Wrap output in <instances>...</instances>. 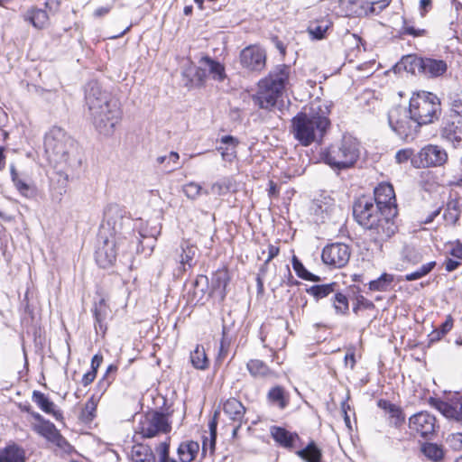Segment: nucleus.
I'll use <instances>...</instances> for the list:
<instances>
[{
  "label": "nucleus",
  "instance_id": "obj_10",
  "mask_svg": "<svg viewBox=\"0 0 462 462\" xmlns=\"http://www.w3.org/2000/svg\"><path fill=\"white\" fill-rule=\"evenodd\" d=\"M388 123L391 129L406 142L414 140L420 127L414 116L401 106H393L389 110Z\"/></svg>",
  "mask_w": 462,
  "mask_h": 462
},
{
  "label": "nucleus",
  "instance_id": "obj_18",
  "mask_svg": "<svg viewBox=\"0 0 462 462\" xmlns=\"http://www.w3.org/2000/svg\"><path fill=\"white\" fill-rule=\"evenodd\" d=\"M221 406L225 416L234 426L233 435H236L243 424L247 423L246 408L239 399L235 397L226 399L221 402Z\"/></svg>",
  "mask_w": 462,
  "mask_h": 462
},
{
  "label": "nucleus",
  "instance_id": "obj_44",
  "mask_svg": "<svg viewBox=\"0 0 462 462\" xmlns=\"http://www.w3.org/2000/svg\"><path fill=\"white\" fill-rule=\"evenodd\" d=\"M201 62H204L208 66L209 73L211 74L212 78L218 81L222 82L226 79V74L225 66L220 63L217 60H213L209 56H205L201 59Z\"/></svg>",
  "mask_w": 462,
  "mask_h": 462
},
{
  "label": "nucleus",
  "instance_id": "obj_35",
  "mask_svg": "<svg viewBox=\"0 0 462 462\" xmlns=\"http://www.w3.org/2000/svg\"><path fill=\"white\" fill-rule=\"evenodd\" d=\"M129 457L132 462H156L151 447L142 443H136L132 447Z\"/></svg>",
  "mask_w": 462,
  "mask_h": 462
},
{
  "label": "nucleus",
  "instance_id": "obj_58",
  "mask_svg": "<svg viewBox=\"0 0 462 462\" xmlns=\"http://www.w3.org/2000/svg\"><path fill=\"white\" fill-rule=\"evenodd\" d=\"M346 352L344 357V365L346 367L353 370L356 365V346H349L346 348Z\"/></svg>",
  "mask_w": 462,
  "mask_h": 462
},
{
  "label": "nucleus",
  "instance_id": "obj_5",
  "mask_svg": "<svg viewBox=\"0 0 462 462\" xmlns=\"http://www.w3.org/2000/svg\"><path fill=\"white\" fill-rule=\"evenodd\" d=\"M44 148L48 160L54 166H70L79 161L76 142L60 127L53 126L45 135Z\"/></svg>",
  "mask_w": 462,
  "mask_h": 462
},
{
  "label": "nucleus",
  "instance_id": "obj_26",
  "mask_svg": "<svg viewBox=\"0 0 462 462\" xmlns=\"http://www.w3.org/2000/svg\"><path fill=\"white\" fill-rule=\"evenodd\" d=\"M441 136L455 148H462V120H448L441 128Z\"/></svg>",
  "mask_w": 462,
  "mask_h": 462
},
{
  "label": "nucleus",
  "instance_id": "obj_13",
  "mask_svg": "<svg viewBox=\"0 0 462 462\" xmlns=\"http://www.w3.org/2000/svg\"><path fill=\"white\" fill-rule=\"evenodd\" d=\"M411 433L424 439H433L439 428L436 417L427 411H420L409 418Z\"/></svg>",
  "mask_w": 462,
  "mask_h": 462
},
{
  "label": "nucleus",
  "instance_id": "obj_50",
  "mask_svg": "<svg viewBox=\"0 0 462 462\" xmlns=\"http://www.w3.org/2000/svg\"><path fill=\"white\" fill-rule=\"evenodd\" d=\"M420 449L423 455L433 462H439L444 457L443 448L436 443L426 442L422 444Z\"/></svg>",
  "mask_w": 462,
  "mask_h": 462
},
{
  "label": "nucleus",
  "instance_id": "obj_2",
  "mask_svg": "<svg viewBox=\"0 0 462 462\" xmlns=\"http://www.w3.org/2000/svg\"><path fill=\"white\" fill-rule=\"evenodd\" d=\"M295 70L290 64H277L257 82L256 92L252 96L254 104L260 109L272 111L293 87Z\"/></svg>",
  "mask_w": 462,
  "mask_h": 462
},
{
  "label": "nucleus",
  "instance_id": "obj_54",
  "mask_svg": "<svg viewBox=\"0 0 462 462\" xmlns=\"http://www.w3.org/2000/svg\"><path fill=\"white\" fill-rule=\"evenodd\" d=\"M232 186V180L230 179H225L223 180L215 182L211 186V191L217 196H222L226 194L231 189Z\"/></svg>",
  "mask_w": 462,
  "mask_h": 462
},
{
  "label": "nucleus",
  "instance_id": "obj_33",
  "mask_svg": "<svg viewBox=\"0 0 462 462\" xmlns=\"http://www.w3.org/2000/svg\"><path fill=\"white\" fill-rule=\"evenodd\" d=\"M461 216V208L457 199H449L443 206V220L446 226H455Z\"/></svg>",
  "mask_w": 462,
  "mask_h": 462
},
{
  "label": "nucleus",
  "instance_id": "obj_51",
  "mask_svg": "<svg viewBox=\"0 0 462 462\" xmlns=\"http://www.w3.org/2000/svg\"><path fill=\"white\" fill-rule=\"evenodd\" d=\"M291 263L299 278L309 282H319L320 280L319 276L309 272L296 255L292 256Z\"/></svg>",
  "mask_w": 462,
  "mask_h": 462
},
{
  "label": "nucleus",
  "instance_id": "obj_16",
  "mask_svg": "<svg viewBox=\"0 0 462 462\" xmlns=\"http://www.w3.org/2000/svg\"><path fill=\"white\" fill-rule=\"evenodd\" d=\"M350 255L351 249L346 244L332 243L323 248L321 259L331 268H342L349 262Z\"/></svg>",
  "mask_w": 462,
  "mask_h": 462
},
{
  "label": "nucleus",
  "instance_id": "obj_38",
  "mask_svg": "<svg viewBox=\"0 0 462 462\" xmlns=\"http://www.w3.org/2000/svg\"><path fill=\"white\" fill-rule=\"evenodd\" d=\"M448 106L451 117L462 120V89H455L448 93Z\"/></svg>",
  "mask_w": 462,
  "mask_h": 462
},
{
  "label": "nucleus",
  "instance_id": "obj_15",
  "mask_svg": "<svg viewBox=\"0 0 462 462\" xmlns=\"http://www.w3.org/2000/svg\"><path fill=\"white\" fill-rule=\"evenodd\" d=\"M126 243L118 242L116 239L105 236L102 244L97 247L95 253V261L97 264L103 269L110 268L115 265L117 258V249L121 248L122 254H125Z\"/></svg>",
  "mask_w": 462,
  "mask_h": 462
},
{
  "label": "nucleus",
  "instance_id": "obj_59",
  "mask_svg": "<svg viewBox=\"0 0 462 462\" xmlns=\"http://www.w3.org/2000/svg\"><path fill=\"white\" fill-rule=\"evenodd\" d=\"M391 2L392 0H377L372 2L366 1V5L373 7V12H369V15L380 14L391 4Z\"/></svg>",
  "mask_w": 462,
  "mask_h": 462
},
{
  "label": "nucleus",
  "instance_id": "obj_21",
  "mask_svg": "<svg viewBox=\"0 0 462 462\" xmlns=\"http://www.w3.org/2000/svg\"><path fill=\"white\" fill-rule=\"evenodd\" d=\"M333 25L328 14L319 15L309 22L307 32L311 40H324L333 30Z\"/></svg>",
  "mask_w": 462,
  "mask_h": 462
},
{
  "label": "nucleus",
  "instance_id": "obj_23",
  "mask_svg": "<svg viewBox=\"0 0 462 462\" xmlns=\"http://www.w3.org/2000/svg\"><path fill=\"white\" fill-rule=\"evenodd\" d=\"M377 407L383 410L387 415V420L391 426L396 429L402 427L406 420L405 413L400 405L393 403L386 399H379Z\"/></svg>",
  "mask_w": 462,
  "mask_h": 462
},
{
  "label": "nucleus",
  "instance_id": "obj_19",
  "mask_svg": "<svg viewBox=\"0 0 462 462\" xmlns=\"http://www.w3.org/2000/svg\"><path fill=\"white\" fill-rule=\"evenodd\" d=\"M270 435L277 446L289 451H294L300 442V437L295 431H290L282 426L273 425L270 428Z\"/></svg>",
  "mask_w": 462,
  "mask_h": 462
},
{
  "label": "nucleus",
  "instance_id": "obj_45",
  "mask_svg": "<svg viewBox=\"0 0 462 462\" xmlns=\"http://www.w3.org/2000/svg\"><path fill=\"white\" fill-rule=\"evenodd\" d=\"M331 304L337 315L346 316L349 314V300L342 291H337L331 298Z\"/></svg>",
  "mask_w": 462,
  "mask_h": 462
},
{
  "label": "nucleus",
  "instance_id": "obj_60",
  "mask_svg": "<svg viewBox=\"0 0 462 462\" xmlns=\"http://www.w3.org/2000/svg\"><path fill=\"white\" fill-rule=\"evenodd\" d=\"M208 79V73L205 69L202 68H197L194 73V79H192V82H195V86L197 87H203L207 81Z\"/></svg>",
  "mask_w": 462,
  "mask_h": 462
},
{
  "label": "nucleus",
  "instance_id": "obj_29",
  "mask_svg": "<svg viewBox=\"0 0 462 462\" xmlns=\"http://www.w3.org/2000/svg\"><path fill=\"white\" fill-rule=\"evenodd\" d=\"M219 146L217 150L220 152L224 161L232 162L237 155L236 148L239 144V140L232 135H225L219 140Z\"/></svg>",
  "mask_w": 462,
  "mask_h": 462
},
{
  "label": "nucleus",
  "instance_id": "obj_41",
  "mask_svg": "<svg viewBox=\"0 0 462 462\" xmlns=\"http://www.w3.org/2000/svg\"><path fill=\"white\" fill-rule=\"evenodd\" d=\"M191 365L198 370H206L209 367V359L201 345H197L189 355Z\"/></svg>",
  "mask_w": 462,
  "mask_h": 462
},
{
  "label": "nucleus",
  "instance_id": "obj_48",
  "mask_svg": "<svg viewBox=\"0 0 462 462\" xmlns=\"http://www.w3.org/2000/svg\"><path fill=\"white\" fill-rule=\"evenodd\" d=\"M454 327V318L451 314L446 316L445 321L439 328L433 329L429 335L430 342H438L441 340Z\"/></svg>",
  "mask_w": 462,
  "mask_h": 462
},
{
  "label": "nucleus",
  "instance_id": "obj_9",
  "mask_svg": "<svg viewBox=\"0 0 462 462\" xmlns=\"http://www.w3.org/2000/svg\"><path fill=\"white\" fill-rule=\"evenodd\" d=\"M324 162L334 170H346L353 167L359 158L357 144L352 140H342L329 145L321 154Z\"/></svg>",
  "mask_w": 462,
  "mask_h": 462
},
{
  "label": "nucleus",
  "instance_id": "obj_62",
  "mask_svg": "<svg viewBox=\"0 0 462 462\" xmlns=\"http://www.w3.org/2000/svg\"><path fill=\"white\" fill-rule=\"evenodd\" d=\"M449 442L453 448L461 450L462 449V433L457 432L451 434L449 437Z\"/></svg>",
  "mask_w": 462,
  "mask_h": 462
},
{
  "label": "nucleus",
  "instance_id": "obj_31",
  "mask_svg": "<svg viewBox=\"0 0 462 462\" xmlns=\"http://www.w3.org/2000/svg\"><path fill=\"white\" fill-rule=\"evenodd\" d=\"M23 19L39 30L44 29L49 24L50 21L47 11L36 6L29 8L24 14Z\"/></svg>",
  "mask_w": 462,
  "mask_h": 462
},
{
  "label": "nucleus",
  "instance_id": "obj_6",
  "mask_svg": "<svg viewBox=\"0 0 462 462\" xmlns=\"http://www.w3.org/2000/svg\"><path fill=\"white\" fill-rule=\"evenodd\" d=\"M131 218L126 210L118 205H110L104 213L101 226L102 232H106L109 238L118 242L126 243L125 251H129L136 238L134 231H125L129 228Z\"/></svg>",
  "mask_w": 462,
  "mask_h": 462
},
{
  "label": "nucleus",
  "instance_id": "obj_64",
  "mask_svg": "<svg viewBox=\"0 0 462 462\" xmlns=\"http://www.w3.org/2000/svg\"><path fill=\"white\" fill-rule=\"evenodd\" d=\"M461 265V262L458 259L447 258L444 262L445 270L451 273L457 270Z\"/></svg>",
  "mask_w": 462,
  "mask_h": 462
},
{
  "label": "nucleus",
  "instance_id": "obj_22",
  "mask_svg": "<svg viewBox=\"0 0 462 462\" xmlns=\"http://www.w3.org/2000/svg\"><path fill=\"white\" fill-rule=\"evenodd\" d=\"M338 9L346 17H361L369 15L373 7L366 5V0H339Z\"/></svg>",
  "mask_w": 462,
  "mask_h": 462
},
{
  "label": "nucleus",
  "instance_id": "obj_34",
  "mask_svg": "<svg viewBox=\"0 0 462 462\" xmlns=\"http://www.w3.org/2000/svg\"><path fill=\"white\" fill-rule=\"evenodd\" d=\"M267 402L279 409H285L290 403V394L282 385H274L266 394Z\"/></svg>",
  "mask_w": 462,
  "mask_h": 462
},
{
  "label": "nucleus",
  "instance_id": "obj_42",
  "mask_svg": "<svg viewBox=\"0 0 462 462\" xmlns=\"http://www.w3.org/2000/svg\"><path fill=\"white\" fill-rule=\"evenodd\" d=\"M217 416L218 412L216 411L213 418L208 422L209 439L204 437L202 440V452L205 454L209 448L210 453L215 451L217 440Z\"/></svg>",
  "mask_w": 462,
  "mask_h": 462
},
{
  "label": "nucleus",
  "instance_id": "obj_61",
  "mask_svg": "<svg viewBox=\"0 0 462 462\" xmlns=\"http://www.w3.org/2000/svg\"><path fill=\"white\" fill-rule=\"evenodd\" d=\"M413 150L411 148H405L399 150L395 154V160L398 163H404L409 160H412Z\"/></svg>",
  "mask_w": 462,
  "mask_h": 462
},
{
  "label": "nucleus",
  "instance_id": "obj_56",
  "mask_svg": "<svg viewBox=\"0 0 462 462\" xmlns=\"http://www.w3.org/2000/svg\"><path fill=\"white\" fill-rule=\"evenodd\" d=\"M184 194L190 199H197L201 192V186L194 181L189 182L183 186Z\"/></svg>",
  "mask_w": 462,
  "mask_h": 462
},
{
  "label": "nucleus",
  "instance_id": "obj_7",
  "mask_svg": "<svg viewBox=\"0 0 462 462\" xmlns=\"http://www.w3.org/2000/svg\"><path fill=\"white\" fill-rule=\"evenodd\" d=\"M409 112L420 125L431 124L440 116V99L431 92H415L410 98Z\"/></svg>",
  "mask_w": 462,
  "mask_h": 462
},
{
  "label": "nucleus",
  "instance_id": "obj_11",
  "mask_svg": "<svg viewBox=\"0 0 462 462\" xmlns=\"http://www.w3.org/2000/svg\"><path fill=\"white\" fill-rule=\"evenodd\" d=\"M171 429V421L167 414L159 411H150L141 417L135 433L143 439H152L161 434L170 433Z\"/></svg>",
  "mask_w": 462,
  "mask_h": 462
},
{
  "label": "nucleus",
  "instance_id": "obj_57",
  "mask_svg": "<svg viewBox=\"0 0 462 462\" xmlns=\"http://www.w3.org/2000/svg\"><path fill=\"white\" fill-rule=\"evenodd\" d=\"M448 254L456 259L462 260V242L459 239L447 243Z\"/></svg>",
  "mask_w": 462,
  "mask_h": 462
},
{
  "label": "nucleus",
  "instance_id": "obj_47",
  "mask_svg": "<svg viewBox=\"0 0 462 462\" xmlns=\"http://www.w3.org/2000/svg\"><path fill=\"white\" fill-rule=\"evenodd\" d=\"M117 371L118 365L116 364H110L106 367L105 374L102 375V377L98 380L97 383L98 391H100L102 393L106 392V390L116 380Z\"/></svg>",
  "mask_w": 462,
  "mask_h": 462
},
{
  "label": "nucleus",
  "instance_id": "obj_1",
  "mask_svg": "<svg viewBox=\"0 0 462 462\" xmlns=\"http://www.w3.org/2000/svg\"><path fill=\"white\" fill-rule=\"evenodd\" d=\"M353 217L365 229L368 241L379 250L398 231L397 217L374 205L373 199L365 195L354 201Z\"/></svg>",
  "mask_w": 462,
  "mask_h": 462
},
{
  "label": "nucleus",
  "instance_id": "obj_20",
  "mask_svg": "<svg viewBox=\"0 0 462 462\" xmlns=\"http://www.w3.org/2000/svg\"><path fill=\"white\" fill-rule=\"evenodd\" d=\"M415 64L419 71L428 78L441 77L448 70V64L444 60L420 57L415 59Z\"/></svg>",
  "mask_w": 462,
  "mask_h": 462
},
{
  "label": "nucleus",
  "instance_id": "obj_28",
  "mask_svg": "<svg viewBox=\"0 0 462 462\" xmlns=\"http://www.w3.org/2000/svg\"><path fill=\"white\" fill-rule=\"evenodd\" d=\"M246 369L254 378H278L279 374L273 370L265 362L261 359H250L246 363Z\"/></svg>",
  "mask_w": 462,
  "mask_h": 462
},
{
  "label": "nucleus",
  "instance_id": "obj_24",
  "mask_svg": "<svg viewBox=\"0 0 462 462\" xmlns=\"http://www.w3.org/2000/svg\"><path fill=\"white\" fill-rule=\"evenodd\" d=\"M91 311L95 319L94 328L96 333L104 338L108 328L106 319L110 311L109 306L105 299H100L97 302L94 303Z\"/></svg>",
  "mask_w": 462,
  "mask_h": 462
},
{
  "label": "nucleus",
  "instance_id": "obj_32",
  "mask_svg": "<svg viewBox=\"0 0 462 462\" xmlns=\"http://www.w3.org/2000/svg\"><path fill=\"white\" fill-rule=\"evenodd\" d=\"M443 209L439 202H426L418 212V221L420 225H430L434 222Z\"/></svg>",
  "mask_w": 462,
  "mask_h": 462
},
{
  "label": "nucleus",
  "instance_id": "obj_14",
  "mask_svg": "<svg viewBox=\"0 0 462 462\" xmlns=\"http://www.w3.org/2000/svg\"><path fill=\"white\" fill-rule=\"evenodd\" d=\"M448 152L437 144H428L422 147L412 159L416 168H432L443 166L448 162Z\"/></svg>",
  "mask_w": 462,
  "mask_h": 462
},
{
  "label": "nucleus",
  "instance_id": "obj_12",
  "mask_svg": "<svg viewBox=\"0 0 462 462\" xmlns=\"http://www.w3.org/2000/svg\"><path fill=\"white\" fill-rule=\"evenodd\" d=\"M267 51L260 43L249 44L238 55L240 68L248 73H261L267 66Z\"/></svg>",
  "mask_w": 462,
  "mask_h": 462
},
{
  "label": "nucleus",
  "instance_id": "obj_4",
  "mask_svg": "<svg viewBox=\"0 0 462 462\" xmlns=\"http://www.w3.org/2000/svg\"><path fill=\"white\" fill-rule=\"evenodd\" d=\"M87 102L91 111L96 130L105 136H111L120 125L123 110L116 98L87 97Z\"/></svg>",
  "mask_w": 462,
  "mask_h": 462
},
{
  "label": "nucleus",
  "instance_id": "obj_36",
  "mask_svg": "<svg viewBox=\"0 0 462 462\" xmlns=\"http://www.w3.org/2000/svg\"><path fill=\"white\" fill-rule=\"evenodd\" d=\"M295 454L305 462H324L322 450L314 440H310L305 448L295 450Z\"/></svg>",
  "mask_w": 462,
  "mask_h": 462
},
{
  "label": "nucleus",
  "instance_id": "obj_17",
  "mask_svg": "<svg viewBox=\"0 0 462 462\" xmlns=\"http://www.w3.org/2000/svg\"><path fill=\"white\" fill-rule=\"evenodd\" d=\"M374 205L398 216V204L393 186L390 182H380L373 191Z\"/></svg>",
  "mask_w": 462,
  "mask_h": 462
},
{
  "label": "nucleus",
  "instance_id": "obj_55",
  "mask_svg": "<svg viewBox=\"0 0 462 462\" xmlns=\"http://www.w3.org/2000/svg\"><path fill=\"white\" fill-rule=\"evenodd\" d=\"M228 350H229V342L227 341V339L225 337V331H223V337L220 340L218 353L216 356V361H215L216 364L220 365L223 363V361L227 356Z\"/></svg>",
  "mask_w": 462,
  "mask_h": 462
},
{
  "label": "nucleus",
  "instance_id": "obj_25",
  "mask_svg": "<svg viewBox=\"0 0 462 462\" xmlns=\"http://www.w3.org/2000/svg\"><path fill=\"white\" fill-rule=\"evenodd\" d=\"M32 400L46 414L51 415L57 421H63V412L57 408V405L43 393L34 390Z\"/></svg>",
  "mask_w": 462,
  "mask_h": 462
},
{
  "label": "nucleus",
  "instance_id": "obj_39",
  "mask_svg": "<svg viewBox=\"0 0 462 462\" xmlns=\"http://www.w3.org/2000/svg\"><path fill=\"white\" fill-rule=\"evenodd\" d=\"M428 403L430 407L438 410L447 418L457 419L458 416V411L457 408L449 402L441 400L440 398L430 397Z\"/></svg>",
  "mask_w": 462,
  "mask_h": 462
},
{
  "label": "nucleus",
  "instance_id": "obj_40",
  "mask_svg": "<svg viewBox=\"0 0 462 462\" xmlns=\"http://www.w3.org/2000/svg\"><path fill=\"white\" fill-rule=\"evenodd\" d=\"M25 450L16 445H7L2 449V462H25Z\"/></svg>",
  "mask_w": 462,
  "mask_h": 462
},
{
  "label": "nucleus",
  "instance_id": "obj_63",
  "mask_svg": "<svg viewBox=\"0 0 462 462\" xmlns=\"http://www.w3.org/2000/svg\"><path fill=\"white\" fill-rule=\"evenodd\" d=\"M97 373L92 370H88L85 373L81 378V384L84 387L90 385L97 378Z\"/></svg>",
  "mask_w": 462,
  "mask_h": 462
},
{
  "label": "nucleus",
  "instance_id": "obj_3",
  "mask_svg": "<svg viewBox=\"0 0 462 462\" xmlns=\"http://www.w3.org/2000/svg\"><path fill=\"white\" fill-rule=\"evenodd\" d=\"M329 110L327 106L311 107L310 113L299 112L291 119V132L302 146H309L321 140L330 126Z\"/></svg>",
  "mask_w": 462,
  "mask_h": 462
},
{
  "label": "nucleus",
  "instance_id": "obj_46",
  "mask_svg": "<svg viewBox=\"0 0 462 462\" xmlns=\"http://www.w3.org/2000/svg\"><path fill=\"white\" fill-rule=\"evenodd\" d=\"M98 399L92 395L81 409L79 419L84 423L91 422L97 416Z\"/></svg>",
  "mask_w": 462,
  "mask_h": 462
},
{
  "label": "nucleus",
  "instance_id": "obj_52",
  "mask_svg": "<svg viewBox=\"0 0 462 462\" xmlns=\"http://www.w3.org/2000/svg\"><path fill=\"white\" fill-rule=\"evenodd\" d=\"M195 256L194 245L187 244L186 246L181 247V254L180 255L179 263L183 272L186 271V266L191 268L193 266L192 261Z\"/></svg>",
  "mask_w": 462,
  "mask_h": 462
},
{
  "label": "nucleus",
  "instance_id": "obj_49",
  "mask_svg": "<svg viewBox=\"0 0 462 462\" xmlns=\"http://www.w3.org/2000/svg\"><path fill=\"white\" fill-rule=\"evenodd\" d=\"M375 309L374 303L361 293V289L356 287L352 311L358 315L361 310H372Z\"/></svg>",
  "mask_w": 462,
  "mask_h": 462
},
{
  "label": "nucleus",
  "instance_id": "obj_43",
  "mask_svg": "<svg viewBox=\"0 0 462 462\" xmlns=\"http://www.w3.org/2000/svg\"><path fill=\"white\" fill-rule=\"evenodd\" d=\"M337 286V282L312 285L306 289V292L316 300H319L335 292Z\"/></svg>",
  "mask_w": 462,
  "mask_h": 462
},
{
  "label": "nucleus",
  "instance_id": "obj_37",
  "mask_svg": "<svg viewBox=\"0 0 462 462\" xmlns=\"http://www.w3.org/2000/svg\"><path fill=\"white\" fill-rule=\"evenodd\" d=\"M395 277L392 273H383L378 278L368 282L370 291L386 292L393 289Z\"/></svg>",
  "mask_w": 462,
  "mask_h": 462
},
{
  "label": "nucleus",
  "instance_id": "obj_30",
  "mask_svg": "<svg viewBox=\"0 0 462 462\" xmlns=\"http://www.w3.org/2000/svg\"><path fill=\"white\" fill-rule=\"evenodd\" d=\"M199 452V444L194 440H185L177 448V462H192Z\"/></svg>",
  "mask_w": 462,
  "mask_h": 462
},
{
  "label": "nucleus",
  "instance_id": "obj_53",
  "mask_svg": "<svg viewBox=\"0 0 462 462\" xmlns=\"http://www.w3.org/2000/svg\"><path fill=\"white\" fill-rule=\"evenodd\" d=\"M436 262L431 261L425 264H423L420 269L411 273H407L404 277L405 281L411 282L415 280H419L427 274H429L436 266Z\"/></svg>",
  "mask_w": 462,
  "mask_h": 462
},
{
  "label": "nucleus",
  "instance_id": "obj_8",
  "mask_svg": "<svg viewBox=\"0 0 462 462\" xmlns=\"http://www.w3.org/2000/svg\"><path fill=\"white\" fill-rule=\"evenodd\" d=\"M19 409L26 413H29L35 420L32 425V430L39 436L45 439L48 442L54 445L60 450L70 454L73 451V447L63 437L60 430L57 429L54 423L46 420L42 414L32 410L30 403L19 404Z\"/></svg>",
  "mask_w": 462,
  "mask_h": 462
},
{
  "label": "nucleus",
  "instance_id": "obj_27",
  "mask_svg": "<svg viewBox=\"0 0 462 462\" xmlns=\"http://www.w3.org/2000/svg\"><path fill=\"white\" fill-rule=\"evenodd\" d=\"M230 275L227 268L217 270L213 275L212 293L218 296L219 302H224L227 295V285L230 282Z\"/></svg>",
  "mask_w": 462,
  "mask_h": 462
}]
</instances>
